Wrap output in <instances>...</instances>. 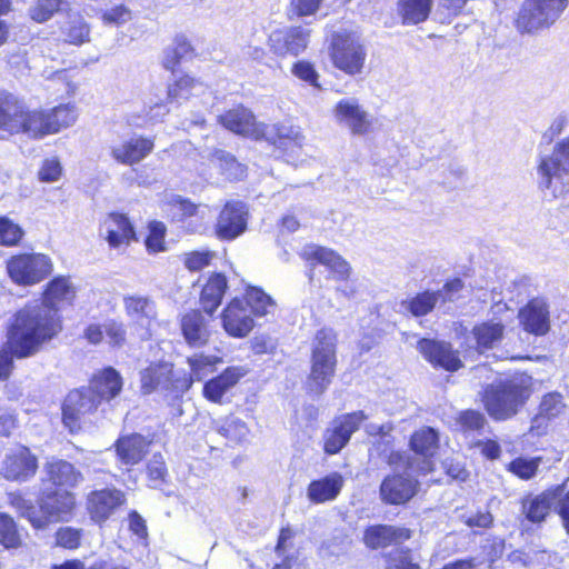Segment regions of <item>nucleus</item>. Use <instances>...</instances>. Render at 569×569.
Returning a JSON list of instances; mask_svg holds the SVG:
<instances>
[{
  "instance_id": "obj_21",
  "label": "nucleus",
  "mask_w": 569,
  "mask_h": 569,
  "mask_svg": "<svg viewBox=\"0 0 569 569\" xmlns=\"http://www.w3.org/2000/svg\"><path fill=\"white\" fill-rule=\"evenodd\" d=\"M408 447L415 456L422 459V463L419 467L420 475L426 476L435 471L433 458L437 456L440 447L439 432L435 428L423 426L415 430L409 438Z\"/></svg>"
},
{
  "instance_id": "obj_63",
  "label": "nucleus",
  "mask_w": 569,
  "mask_h": 569,
  "mask_svg": "<svg viewBox=\"0 0 569 569\" xmlns=\"http://www.w3.org/2000/svg\"><path fill=\"white\" fill-rule=\"evenodd\" d=\"M296 537V531L289 526H283L279 529L277 542L274 546V552L278 556H282L287 550L292 548V540Z\"/></svg>"
},
{
  "instance_id": "obj_51",
  "label": "nucleus",
  "mask_w": 569,
  "mask_h": 569,
  "mask_svg": "<svg viewBox=\"0 0 569 569\" xmlns=\"http://www.w3.org/2000/svg\"><path fill=\"white\" fill-rule=\"evenodd\" d=\"M23 228L7 216H0V246L19 247L24 238Z\"/></svg>"
},
{
  "instance_id": "obj_56",
  "label": "nucleus",
  "mask_w": 569,
  "mask_h": 569,
  "mask_svg": "<svg viewBox=\"0 0 569 569\" xmlns=\"http://www.w3.org/2000/svg\"><path fill=\"white\" fill-rule=\"evenodd\" d=\"M212 156L217 160L221 173L234 179L244 174L246 167L233 154L223 150H216Z\"/></svg>"
},
{
  "instance_id": "obj_18",
  "label": "nucleus",
  "mask_w": 569,
  "mask_h": 569,
  "mask_svg": "<svg viewBox=\"0 0 569 569\" xmlns=\"http://www.w3.org/2000/svg\"><path fill=\"white\" fill-rule=\"evenodd\" d=\"M123 378L113 367L107 366L96 371L83 389L101 406L119 397L123 390Z\"/></svg>"
},
{
  "instance_id": "obj_13",
  "label": "nucleus",
  "mask_w": 569,
  "mask_h": 569,
  "mask_svg": "<svg viewBox=\"0 0 569 569\" xmlns=\"http://www.w3.org/2000/svg\"><path fill=\"white\" fill-rule=\"evenodd\" d=\"M311 30L303 26H290L273 30L267 39L270 52L280 59L298 57L310 42Z\"/></svg>"
},
{
  "instance_id": "obj_16",
  "label": "nucleus",
  "mask_w": 569,
  "mask_h": 569,
  "mask_svg": "<svg viewBox=\"0 0 569 569\" xmlns=\"http://www.w3.org/2000/svg\"><path fill=\"white\" fill-rule=\"evenodd\" d=\"M367 419L362 410L346 413L336 418L323 431L322 449L326 455L339 453L350 441L351 436L359 430L361 422Z\"/></svg>"
},
{
  "instance_id": "obj_20",
  "label": "nucleus",
  "mask_w": 569,
  "mask_h": 569,
  "mask_svg": "<svg viewBox=\"0 0 569 569\" xmlns=\"http://www.w3.org/2000/svg\"><path fill=\"white\" fill-rule=\"evenodd\" d=\"M82 337L89 345L107 343L113 350L122 349L128 343L127 326L118 319L91 322L83 329Z\"/></svg>"
},
{
  "instance_id": "obj_47",
  "label": "nucleus",
  "mask_w": 569,
  "mask_h": 569,
  "mask_svg": "<svg viewBox=\"0 0 569 569\" xmlns=\"http://www.w3.org/2000/svg\"><path fill=\"white\" fill-rule=\"evenodd\" d=\"M146 473L151 488L159 489L168 483L169 471L161 452L152 455L151 459L146 465Z\"/></svg>"
},
{
  "instance_id": "obj_44",
  "label": "nucleus",
  "mask_w": 569,
  "mask_h": 569,
  "mask_svg": "<svg viewBox=\"0 0 569 569\" xmlns=\"http://www.w3.org/2000/svg\"><path fill=\"white\" fill-rule=\"evenodd\" d=\"M239 298L243 299V305L254 318L264 317L274 306L273 299L260 287L248 286Z\"/></svg>"
},
{
  "instance_id": "obj_34",
  "label": "nucleus",
  "mask_w": 569,
  "mask_h": 569,
  "mask_svg": "<svg viewBox=\"0 0 569 569\" xmlns=\"http://www.w3.org/2000/svg\"><path fill=\"white\" fill-rule=\"evenodd\" d=\"M228 279L222 272H212L207 278L199 295V302L202 311L212 318L222 303L228 290Z\"/></svg>"
},
{
  "instance_id": "obj_42",
  "label": "nucleus",
  "mask_w": 569,
  "mask_h": 569,
  "mask_svg": "<svg viewBox=\"0 0 569 569\" xmlns=\"http://www.w3.org/2000/svg\"><path fill=\"white\" fill-rule=\"evenodd\" d=\"M60 33L68 46L81 47L91 41V26L81 14L69 17L60 27Z\"/></svg>"
},
{
  "instance_id": "obj_6",
  "label": "nucleus",
  "mask_w": 569,
  "mask_h": 569,
  "mask_svg": "<svg viewBox=\"0 0 569 569\" xmlns=\"http://www.w3.org/2000/svg\"><path fill=\"white\" fill-rule=\"evenodd\" d=\"M338 333L330 327L318 329L312 338L309 385L322 393L332 382L337 365Z\"/></svg>"
},
{
  "instance_id": "obj_60",
  "label": "nucleus",
  "mask_w": 569,
  "mask_h": 569,
  "mask_svg": "<svg viewBox=\"0 0 569 569\" xmlns=\"http://www.w3.org/2000/svg\"><path fill=\"white\" fill-rule=\"evenodd\" d=\"M323 0H290L288 17L303 18L315 14L321 7Z\"/></svg>"
},
{
  "instance_id": "obj_35",
  "label": "nucleus",
  "mask_w": 569,
  "mask_h": 569,
  "mask_svg": "<svg viewBox=\"0 0 569 569\" xmlns=\"http://www.w3.org/2000/svg\"><path fill=\"white\" fill-rule=\"evenodd\" d=\"M335 116L339 122L346 123L353 134H367L371 129V120L356 101H338L335 106Z\"/></svg>"
},
{
  "instance_id": "obj_59",
  "label": "nucleus",
  "mask_w": 569,
  "mask_h": 569,
  "mask_svg": "<svg viewBox=\"0 0 569 569\" xmlns=\"http://www.w3.org/2000/svg\"><path fill=\"white\" fill-rule=\"evenodd\" d=\"M83 537L82 529L72 527H62L56 531V542L59 547L74 550L81 546Z\"/></svg>"
},
{
  "instance_id": "obj_49",
  "label": "nucleus",
  "mask_w": 569,
  "mask_h": 569,
  "mask_svg": "<svg viewBox=\"0 0 569 569\" xmlns=\"http://www.w3.org/2000/svg\"><path fill=\"white\" fill-rule=\"evenodd\" d=\"M540 463V457H517L506 465V470L518 479L527 481L536 477Z\"/></svg>"
},
{
  "instance_id": "obj_9",
  "label": "nucleus",
  "mask_w": 569,
  "mask_h": 569,
  "mask_svg": "<svg viewBox=\"0 0 569 569\" xmlns=\"http://www.w3.org/2000/svg\"><path fill=\"white\" fill-rule=\"evenodd\" d=\"M568 4V0H525L515 19L516 29L520 33L549 29L560 19Z\"/></svg>"
},
{
  "instance_id": "obj_15",
  "label": "nucleus",
  "mask_w": 569,
  "mask_h": 569,
  "mask_svg": "<svg viewBox=\"0 0 569 569\" xmlns=\"http://www.w3.org/2000/svg\"><path fill=\"white\" fill-rule=\"evenodd\" d=\"M127 503L124 491L116 487L93 489L86 496L84 507L90 520L99 526Z\"/></svg>"
},
{
  "instance_id": "obj_55",
  "label": "nucleus",
  "mask_w": 569,
  "mask_h": 569,
  "mask_svg": "<svg viewBox=\"0 0 569 569\" xmlns=\"http://www.w3.org/2000/svg\"><path fill=\"white\" fill-rule=\"evenodd\" d=\"M216 253L209 249L192 250L183 253L182 263L190 272H198L211 264Z\"/></svg>"
},
{
  "instance_id": "obj_64",
  "label": "nucleus",
  "mask_w": 569,
  "mask_h": 569,
  "mask_svg": "<svg viewBox=\"0 0 569 569\" xmlns=\"http://www.w3.org/2000/svg\"><path fill=\"white\" fill-rule=\"evenodd\" d=\"M463 287V281L458 277L447 280L442 286V289L439 291V300L442 303L453 301Z\"/></svg>"
},
{
  "instance_id": "obj_29",
  "label": "nucleus",
  "mask_w": 569,
  "mask_h": 569,
  "mask_svg": "<svg viewBox=\"0 0 569 569\" xmlns=\"http://www.w3.org/2000/svg\"><path fill=\"white\" fill-rule=\"evenodd\" d=\"M211 318L206 317L202 309H190L184 312L179 321L181 336L191 348L207 346L211 338Z\"/></svg>"
},
{
  "instance_id": "obj_3",
  "label": "nucleus",
  "mask_w": 569,
  "mask_h": 569,
  "mask_svg": "<svg viewBox=\"0 0 569 569\" xmlns=\"http://www.w3.org/2000/svg\"><path fill=\"white\" fill-rule=\"evenodd\" d=\"M49 325L20 312H13L4 329V342L0 348V382L7 381L14 370V359H27L47 346Z\"/></svg>"
},
{
  "instance_id": "obj_2",
  "label": "nucleus",
  "mask_w": 569,
  "mask_h": 569,
  "mask_svg": "<svg viewBox=\"0 0 569 569\" xmlns=\"http://www.w3.org/2000/svg\"><path fill=\"white\" fill-rule=\"evenodd\" d=\"M77 118V109L71 103L30 109L21 96L0 88L1 133L26 134L30 139L40 140L71 127Z\"/></svg>"
},
{
  "instance_id": "obj_8",
  "label": "nucleus",
  "mask_w": 569,
  "mask_h": 569,
  "mask_svg": "<svg viewBox=\"0 0 569 569\" xmlns=\"http://www.w3.org/2000/svg\"><path fill=\"white\" fill-rule=\"evenodd\" d=\"M328 52L332 66L347 76L360 74L365 69L367 50L352 31L333 32Z\"/></svg>"
},
{
  "instance_id": "obj_22",
  "label": "nucleus",
  "mask_w": 569,
  "mask_h": 569,
  "mask_svg": "<svg viewBox=\"0 0 569 569\" xmlns=\"http://www.w3.org/2000/svg\"><path fill=\"white\" fill-rule=\"evenodd\" d=\"M126 316L132 320L136 329L142 330L140 339L142 341L151 338V325L157 319V308L154 301L148 296L127 295L122 298Z\"/></svg>"
},
{
  "instance_id": "obj_4",
  "label": "nucleus",
  "mask_w": 569,
  "mask_h": 569,
  "mask_svg": "<svg viewBox=\"0 0 569 569\" xmlns=\"http://www.w3.org/2000/svg\"><path fill=\"white\" fill-rule=\"evenodd\" d=\"M532 395V378L517 372L483 386L479 398L489 418L496 422H503L518 416Z\"/></svg>"
},
{
  "instance_id": "obj_37",
  "label": "nucleus",
  "mask_w": 569,
  "mask_h": 569,
  "mask_svg": "<svg viewBox=\"0 0 569 569\" xmlns=\"http://www.w3.org/2000/svg\"><path fill=\"white\" fill-rule=\"evenodd\" d=\"M172 380V365L166 361H152L140 372V390L150 395Z\"/></svg>"
},
{
  "instance_id": "obj_53",
  "label": "nucleus",
  "mask_w": 569,
  "mask_h": 569,
  "mask_svg": "<svg viewBox=\"0 0 569 569\" xmlns=\"http://www.w3.org/2000/svg\"><path fill=\"white\" fill-rule=\"evenodd\" d=\"M187 362L190 367L191 381H201L209 371H212L220 362L216 356H204L202 353L189 357Z\"/></svg>"
},
{
  "instance_id": "obj_45",
  "label": "nucleus",
  "mask_w": 569,
  "mask_h": 569,
  "mask_svg": "<svg viewBox=\"0 0 569 569\" xmlns=\"http://www.w3.org/2000/svg\"><path fill=\"white\" fill-rule=\"evenodd\" d=\"M303 134L293 128H279L271 139V144L283 156H290L301 150L303 146Z\"/></svg>"
},
{
  "instance_id": "obj_61",
  "label": "nucleus",
  "mask_w": 569,
  "mask_h": 569,
  "mask_svg": "<svg viewBox=\"0 0 569 569\" xmlns=\"http://www.w3.org/2000/svg\"><path fill=\"white\" fill-rule=\"evenodd\" d=\"M62 171V166L58 158H47L38 170V179L46 183L56 182L61 178Z\"/></svg>"
},
{
  "instance_id": "obj_28",
  "label": "nucleus",
  "mask_w": 569,
  "mask_h": 569,
  "mask_svg": "<svg viewBox=\"0 0 569 569\" xmlns=\"http://www.w3.org/2000/svg\"><path fill=\"white\" fill-rule=\"evenodd\" d=\"M104 239L111 249L127 248L131 243L139 241L136 226L124 212H109L104 220Z\"/></svg>"
},
{
  "instance_id": "obj_30",
  "label": "nucleus",
  "mask_w": 569,
  "mask_h": 569,
  "mask_svg": "<svg viewBox=\"0 0 569 569\" xmlns=\"http://www.w3.org/2000/svg\"><path fill=\"white\" fill-rule=\"evenodd\" d=\"M249 370L243 366H229L219 375L207 380L202 388V396L212 403H221L223 396L232 389Z\"/></svg>"
},
{
  "instance_id": "obj_46",
  "label": "nucleus",
  "mask_w": 569,
  "mask_h": 569,
  "mask_svg": "<svg viewBox=\"0 0 569 569\" xmlns=\"http://www.w3.org/2000/svg\"><path fill=\"white\" fill-rule=\"evenodd\" d=\"M456 425L463 433H481L488 421L482 412L469 408L458 412Z\"/></svg>"
},
{
  "instance_id": "obj_5",
  "label": "nucleus",
  "mask_w": 569,
  "mask_h": 569,
  "mask_svg": "<svg viewBox=\"0 0 569 569\" xmlns=\"http://www.w3.org/2000/svg\"><path fill=\"white\" fill-rule=\"evenodd\" d=\"M41 303H27L14 312L29 315L39 319L41 323L49 325V339L47 345L57 339L63 330V318L60 309L71 307L77 297V289L71 282L69 276H56L51 278L42 288Z\"/></svg>"
},
{
  "instance_id": "obj_57",
  "label": "nucleus",
  "mask_w": 569,
  "mask_h": 569,
  "mask_svg": "<svg viewBox=\"0 0 569 569\" xmlns=\"http://www.w3.org/2000/svg\"><path fill=\"white\" fill-rule=\"evenodd\" d=\"M291 73L307 84L316 89H321V84L319 82L320 76L312 62L308 60H298L293 62L291 66Z\"/></svg>"
},
{
  "instance_id": "obj_41",
  "label": "nucleus",
  "mask_w": 569,
  "mask_h": 569,
  "mask_svg": "<svg viewBox=\"0 0 569 569\" xmlns=\"http://www.w3.org/2000/svg\"><path fill=\"white\" fill-rule=\"evenodd\" d=\"M433 0H398L397 12L402 24L411 26L427 21L431 14Z\"/></svg>"
},
{
  "instance_id": "obj_40",
  "label": "nucleus",
  "mask_w": 569,
  "mask_h": 569,
  "mask_svg": "<svg viewBox=\"0 0 569 569\" xmlns=\"http://www.w3.org/2000/svg\"><path fill=\"white\" fill-rule=\"evenodd\" d=\"M28 533L13 516L0 511V546L6 550H18L24 546Z\"/></svg>"
},
{
  "instance_id": "obj_7",
  "label": "nucleus",
  "mask_w": 569,
  "mask_h": 569,
  "mask_svg": "<svg viewBox=\"0 0 569 569\" xmlns=\"http://www.w3.org/2000/svg\"><path fill=\"white\" fill-rule=\"evenodd\" d=\"M6 272L14 284L32 287L51 276L53 262L47 253L21 251L6 260Z\"/></svg>"
},
{
  "instance_id": "obj_33",
  "label": "nucleus",
  "mask_w": 569,
  "mask_h": 569,
  "mask_svg": "<svg viewBox=\"0 0 569 569\" xmlns=\"http://www.w3.org/2000/svg\"><path fill=\"white\" fill-rule=\"evenodd\" d=\"M154 149L152 137L136 136L112 148V159L124 166H133L146 159Z\"/></svg>"
},
{
  "instance_id": "obj_58",
  "label": "nucleus",
  "mask_w": 569,
  "mask_h": 569,
  "mask_svg": "<svg viewBox=\"0 0 569 569\" xmlns=\"http://www.w3.org/2000/svg\"><path fill=\"white\" fill-rule=\"evenodd\" d=\"M386 569H421L420 565L415 562L409 548H402L396 553L385 556Z\"/></svg>"
},
{
  "instance_id": "obj_39",
  "label": "nucleus",
  "mask_w": 569,
  "mask_h": 569,
  "mask_svg": "<svg viewBox=\"0 0 569 569\" xmlns=\"http://www.w3.org/2000/svg\"><path fill=\"white\" fill-rule=\"evenodd\" d=\"M505 331L506 326L501 321L487 320L476 323L471 330L476 349L479 352L491 350L502 341Z\"/></svg>"
},
{
  "instance_id": "obj_26",
  "label": "nucleus",
  "mask_w": 569,
  "mask_h": 569,
  "mask_svg": "<svg viewBox=\"0 0 569 569\" xmlns=\"http://www.w3.org/2000/svg\"><path fill=\"white\" fill-rule=\"evenodd\" d=\"M222 328L232 338H244L254 328V317L243 305V299L233 297L221 311Z\"/></svg>"
},
{
  "instance_id": "obj_25",
  "label": "nucleus",
  "mask_w": 569,
  "mask_h": 569,
  "mask_svg": "<svg viewBox=\"0 0 569 569\" xmlns=\"http://www.w3.org/2000/svg\"><path fill=\"white\" fill-rule=\"evenodd\" d=\"M412 537V530L402 526L386 523L369 525L362 533V542L370 550L401 545Z\"/></svg>"
},
{
  "instance_id": "obj_12",
  "label": "nucleus",
  "mask_w": 569,
  "mask_h": 569,
  "mask_svg": "<svg viewBox=\"0 0 569 569\" xmlns=\"http://www.w3.org/2000/svg\"><path fill=\"white\" fill-rule=\"evenodd\" d=\"M299 257L311 270L317 266H323L329 272V278L339 282L350 280L352 268L350 263L331 248L308 243L299 252Z\"/></svg>"
},
{
  "instance_id": "obj_36",
  "label": "nucleus",
  "mask_w": 569,
  "mask_h": 569,
  "mask_svg": "<svg viewBox=\"0 0 569 569\" xmlns=\"http://www.w3.org/2000/svg\"><path fill=\"white\" fill-rule=\"evenodd\" d=\"M345 479L339 472H331L310 481L307 487L308 499L316 505L335 500L341 492Z\"/></svg>"
},
{
  "instance_id": "obj_17",
  "label": "nucleus",
  "mask_w": 569,
  "mask_h": 569,
  "mask_svg": "<svg viewBox=\"0 0 569 569\" xmlns=\"http://www.w3.org/2000/svg\"><path fill=\"white\" fill-rule=\"evenodd\" d=\"M249 211L240 200H229L221 207L213 227L214 236L220 241H232L248 228Z\"/></svg>"
},
{
  "instance_id": "obj_50",
  "label": "nucleus",
  "mask_w": 569,
  "mask_h": 569,
  "mask_svg": "<svg viewBox=\"0 0 569 569\" xmlns=\"http://www.w3.org/2000/svg\"><path fill=\"white\" fill-rule=\"evenodd\" d=\"M566 403L563 397L558 391L548 392L542 396L538 406V417L543 420H553L563 415Z\"/></svg>"
},
{
  "instance_id": "obj_32",
  "label": "nucleus",
  "mask_w": 569,
  "mask_h": 569,
  "mask_svg": "<svg viewBox=\"0 0 569 569\" xmlns=\"http://www.w3.org/2000/svg\"><path fill=\"white\" fill-rule=\"evenodd\" d=\"M151 440L141 433L132 432L118 437L113 442L117 459L124 466H136L149 453Z\"/></svg>"
},
{
  "instance_id": "obj_54",
  "label": "nucleus",
  "mask_w": 569,
  "mask_h": 569,
  "mask_svg": "<svg viewBox=\"0 0 569 569\" xmlns=\"http://www.w3.org/2000/svg\"><path fill=\"white\" fill-rule=\"evenodd\" d=\"M63 0H37L31 7L29 16L37 23H43L50 20L61 10Z\"/></svg>"
},
{
  "instance_id": "obj_14",
  "label": "nucleus",
  "mask_w": 569,
  "mask_h": 569,
  "mask_svg": "<svg viewBox=\"0 0 569 569\" xmlns=\"http://www.w3.org/2000/svg\"><path fill=\"white\" fill-rule=\"evenodd\" d=\"M419 480L406 472L386 475L379 486V498L385 506H406L419 492Z\"/></svg>"
},
{
  "instance_id": "obj_11",
  "label": "nucleus",
  "mask_w": 569,
  "mask_h": 569,
  "mask_svg": "<svg viewBox=\"0 0 569 569\" xmlns=\"http://www.w3.org/2000/svg\"><path fill=\"white\" fill-rule=\"evenodd\" d=\"M39 470V458L26 445L11 448L0 462V476L9 482L32 480Z\"/></svg>"
},
{
  "instance_id": "obj_23",
  "label": "nucleus",
  "mask_w": 569,
  "mask_h": 569,
  "mask_svg": "<svg viewBox=\"0 0 569 569\" xmlns=\"http://www.w3.org/2000/svg\"><path fill=\"white\" fill-rule=\"evenodd\" d=\"M568 489L565 485H555L536 496H527L521 500V512L525 518L531 522L539 525L543 522L551 511L555 503V509L559 503L561 497Z\"/></svg>"
},
{
  "instance_id": "obj_43",
  "label": "nucleus",
  "mask_w": 569,
  "mask_h": 569,
  "mask_svg": "<svg viewBox=\"0 0 569 569\" xmlns=\"http://www.w3.org/2000/svg\"><path fill=\"white\" fill-rule=\"evenodd\" d=\"M440 299L439 291L422 290L401 301V307L412 317L420 318L431 313Z\"/></svg>"
},
{
  "instance_id": "obj_27",
  "label": "nucleus",
  "mask_w": 569,
  "mask_h": 569,
  "mask_svg": "<svg viewBox=\"0 0 569 569\" xmlns=\"http://www.w3.org/2000/svg\"><path fill=\"white\" fill-rule=\"evenodd\" d=\"M523 331L542 337L550 330V310L548 302L540 297L531 298L518 311Z\"/></svg>"
},
{
  "instance_id": "obj_31",
  "label": "nucleus",
  "mask_w": 569,
  "mask_h": 569,
  "mask_svg": "<svg viewBox=\"0 0 569 569\" xmlns=\"http://www.w3.org/2000/svg\"><path fill=\"white\" fill-rule=\"evenodd\" d=\"M537 169L542 189H550L555 177L569 173V136L555 146L552 156L541 158Z\"/></svg>"
},
{
  "instance_id": "obj_48",
  "label": "nucleus",
  "mask_w": 569,
  "mask_h": 569,
  "mask_svg": "<svg viewBox=\"0 0 569 569\" xmlns=\"http://www.w3.org/2000/svg\"><path fill=\"white\" fill-rule=\"evenodd\" d=\"M167 227L162 221L151 220L147 223L144 246L148 253L163 252L166 246Z\"/></svg>"
},
{
  "instance_id": "obj_1",
  "label": "nucleus",
  "mask_w": 569,
  "mask_h": 569,
  "mask_svg": "<svg viewBox=\"0 0 569 569\" xmlns=\"http://www.w3.org/2000/svg\"><path fill=\"white\" fill-rule=\"evenodd\" d=\"M84 480L81 470L71 461L52 457L42 467L40 490L32 501L21 490L7 492V502L32 529L44 530L50 525L67 521L77 508L73 489Z\"/></svg>"
},
{
  "instance_id": "obj_62",
  "label": "nucleus",
  "mask_w": 569,
  "mask_h": 569,
  "mask_svg": "<svg viewBox=\"0 0 569 569\" xmlns=\"http://www.w3.org/2000/svg\"><path fill=\"white\" fill-rule=\"evenodd\" d=\"M244 429V423L239 419H226L219 427V433L232 441L240 438Z\"/></svg>"
},
{
  "instance_id": "obj_38",
  "label": "nucleus",
  "mask_w": 569,
  "mask_h": 569,
  "mask_svg": "<svg viewBox=\"0 0 569 569\" xmlns=\"http://www.w3.org/2000/svg\"><path fill=\"white\" fill-rule=\"evenodd\" d=\"M197 57L196 48L187 36L179 33L172 40V46L166 49L162 67L167 71L174 73L178 71L182 60H191Z\"/></svg>"
},
{
  "instance_id": "obj_19",
  "label": "nucleus",
  "mask_w": 569,
  "mask_h": 569,
  "mask_svg": "<svg viewBox=\"0 0 569 569\" xmlns=\"http://www.w3.org/2000/svg\"><path fill=\"white\" fill-rule=\"evenodd\" d=\"M417 349L436 369L456 372L463 367L459 351L455 350L450 342L421 338L417 342Z\"/></svg>"
},
{
  "instance_id": "obj_10",
  "label": "nucleus",
  "mask_w": 569,
  "mask_h": 569,
  "mask_svg": "<svg viewBox=\"0 0 569 569\" xmlns=\"http://www.w3.org/2000/svg\"><path fill=\"white\" fill-rule=\"evenodd\" d=\"M99 408L82 386L71 389L61 402V422L70 435H79Z\"/></svg>"
},
{
  "instance_id": "obj_52",
  "label": "nucleus",
  "mask_w": 569,
  "mask_h": 569,
  "mask_svg": "<svg viewBox=\"0 0 569 569\" xmlns=\"http://www.w3.org/2000/svg\"><path fill=\"white\" fill-rule=\"evenodd\" d=\"M199 80L194 77L183 73L173 80L167 88V99L177 101L178 99H188L192 90L199 84Z\"/></svg>"
},
{
  "instance_id": "obj_24",
  "label": "nucleus",
  "mask_w": 569,
  "mask_h": 569,
  "mask_svg": "<svg viewBox=\"0 0 569 569\" xmlns=\"http://www.w3.org/2000/svg\"><path fill=\"white\" fill-rule=\"evenodd\" d=\"M217 121L237 136L259 139L264 133L263 124L257 122L256 116L243 104L226 110L218 116Z\"/></svg>"
}]
</instances>
